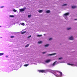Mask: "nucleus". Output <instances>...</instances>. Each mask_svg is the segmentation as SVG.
Instances as JSON below:
<instances>
[{
	"mask_svg": "<svg viewBox=\"0 0 77 77\" xmlns=\"http://www.w3.org/2000/svg\"><path fill=\"white\" fill-rule=\"evenodd\" d=\"M14 37H15L14 36H11L10 37V38H14Z\"/></svg>",
	"mask_w": 77,
	"mask_h": 77,
	"instance_id": "5701e85b",
	"label": "nucleus"
},
{
	"mask_svg": "<svg viewBox=\"0 0 77 77\" xmlns=\"http://www.w3.org/2000/svg\"><path fill=\"white\" fill-rule=\"evenodd\" d=\"M39 72H42V73H45L46 72V71L45 70H39Z\"/></svg>",
	"mask_w": 77,
	"mask_h": 77,
	"instance_id": "f03ea898",
	"label": "nucleus"
},
{
	"mask_svg": "<svg viewBox=\"0 0 77 77\" xmlns=\"http://www.w3.org/2000/svg\"><path fill=\"white\" fill-rule=\"evenodd\" d=\"M50 10H48L46 11L47 13H50Z\"/></svg>",
	"mask_w": 77,
	"mask_h": 77,
	"instance_id": "dca6fc26",
	"label": "nucleus"
},
{
	"mask_svg": "<svg viewBox=\"0 0 77 77\" xmlns=\"http://www.w3.org/2000/svg\"><path fill=\"white\" fill-rule=\"evenodd\" d=\"M29 64H25L24 66H28Z\"/></svg>",
	"mask_w": 77,
	"mask_h": 77,
	"instance_id": "412c9836",
	"label": "nucleus"
},
{
	"mask_svg": "<svg viewBox=\"0 0 77 77\" xmlns=\"http://www.w3.org/2000/svg\"><path fill=\"white\" fill-rule=\"evenodd\" d=\"M4 54V53H0V56H2Z\"/></svg>",
	"mask_w": 77,
	"mask_h": 77,
	"instance_id": "ddd939ff",
	"label": "nucleus"
},
{
	"mask_svg": "<svg viewBox=\"0 0 77 77\" xmlns=\"http://www.w3.org/2000/svg\"><path fill=\"white\" fill-rule=\"evenodd\" d=\"M10 17H11V18H13V17H14V15H10Z\"/></svg>",
	"mask_w": 77,
	"mask_h": 77,
	"instance_id": "6ab92c4d",
	"label": "nucleus"
},
{
	"mask_svg": "<svg viewBox=\"0 0 77 77\" xmlns=\"http://www.w3.org/2000/svg\"><path fill=\"white\" fill-rule=\"evenodd\" d=\"M2 27V26H0V27Z\"/></svg>",
	"mask_w": 77,
	"mask_h": 77,
	"instance_id": "c9c22d12",
	"label": "nucleus"
},
{
	"mask_svg": "<svg viewBox=\"0 0 77 77\" xmlns=\"http://www.w3.org/2000/svg\"><path fill=\"white\" fill-rule=\"evenodd\" d=\"M47 53L46 52H43V54H45V53Z\"/></svg>",
	"mask_w": 77,
	"mask_h": 77,
	"instance_id": "bb28decb",
	"label": "nucleus"
},
{
	"mask_svg": "<svg viewBox=\"0 0 77 77\" xmlns=\"http://www.w3.org/2000/svg\"><path fill=\"white\" fill-rule=\"evenodd\" d=\"M37 36H38V37L39 36H40V35H37Z\"/></svg>",
	"mask_w": 77,
	"mask_h": 77,
	"instance_id": "7c9ffc66",
	"label": "nucleus"
},
{
	"mask_svg": "<svg viewBox=\"0 0 77 77\" xmlns=\"http://www.w3.org/2000/svg\"><path fill=\"white\" fill-rule=\"evenodd\" d=\"M68 64L69 65H73V64H70L69 63H68Z\"/></svg>",
	"mask_w": 77,
	"mask_h": 77,
	"instance_id": "c85d7f7f",
	"label": "nucleus"
},
{
	"mask_svg": "<svg viewBox=\"0 0 77 77\" xmlns=\"http://www.w3.org/2000/svg\"><path fill=\"white\" fill-rule=\"evenodd\" d=\"M50 60H46L45 61V62H46V63H48V62H50Z\"/></svg>",
	"mask_w": 77,
	"mask_h": 77,
	"instance_id": "423d86ee",
	"label": "nucleus"
},
{
	"mask_svg": "<svg viewBox=\"0 0 77 77\" xmlns=\"http://www.w3.org/2000/svg\"><path fill=\"white\" fill-rule=\"evenodd\" d=\"M13 11L14 12H17V10H15V9H13Z\"/></svg>",
	"mask_w": 77,
	"mask_h": 77,
	"instance_id": "f3484780",
	"label": "nucleus"
},
{
	"mask_svg": "<svg viewBox=\"0 0 77 77\" xmlns=\"http://www.w3.org/2000/svg\"><path fill=\"white\" fill-rule=\"evenodd\" d=\"M72 9H75V8H77V6H72Z\"/></svg>",
	"mask_w": 77,
	"mask_h": 77,
	"instance_id": "20e7f679",
	"label": "nucleus"
},
{
	"mask_svg": "<svg viewBox=\"0 0 77 77\" xmlns=\"http://www.w3.org/2000/svg\"><path fill=\"white\" fill-rule=\"evenodd\" d=\"M66 5H67V4H64V5H63V6H66Z\"/></svg>",
	"mask_w": 77,
	"mask_h": 77,
	"instance_id": "b1692460",
	"label": "nucleus"
},
{
	"mask_svg": "<svg viewBox=\"0 0 77 77\" xmlns=\"http://www.w3.org/2000/svg\"><path fill=\"white\" fill-rule=\"evenodd\" d=\"M40 36H42V35H40Z\"/></svg>",
	"mask_w": 77,
	"mask_h": 77,
	"instance_id": "72a5a7b5",
	"label": "nucleus"
},
{
	"mask_svg": "<svg viewBox=\"0 0 77 77\" xmlns=\"http://www.w3.org/2000/svg\"><path fill=\"white\" fill-rule=\"evenodd\" d=\"M24 10H25V9L24 8L20 9V12H23V11H24Z\"/></svg>",
	"mask_w": 77,
	"mask_h": 77,
	"instance_id": "7ed1b4c3",
	"label": "nucleus"
},
{
	"mask_svg": "<svg viewBox=\"0 0 77 77\" xmlns=\"http://www.w3.org/2000/svg\"><path fill=\"white\" fill-rule=\"evenodd\" d=\"M42 41H39L38 42V44H42Z\"/></svg>",
	"mask_w": 77,
	"mask_h": 77,
	"instance_id": "f8f14e48",
	"label": "nucleus"
},
{
	"mask_svg": "<svg viewBox=\"0 0 77 77\" xmlns=\"http://www.w3.org/2000/svg\"><path fill=\"white\" fill-rule=\"evenodd\" d=\"M26 31H24L23 32H21V34H24V33H26Z\"/></svg>",
	"mask_w": 77,
	"mask_h": 77,
	"instance_id": "9b49d317",
	"label": "nucleus"
},
{
	"mask_svg": "<svg viewBox=\"0 0 77 77\" xmlns=\"http://www.w3.org/2000/svg\"><path fill=\"white\" fill-rule=\"evenodd\" d=\"M55 71H57V70H53L52 71L54 72V73H56V72H54Z\"/></svg>",
	"mask_w": 77,
	"mask_h": 77,
	"instance_id": "4be33fe9",
	"label": "nucleus"
},
{
	"mask_svg": "<svg viewBox=\"0 0 77 77\" xmlns=\"http://www.w3.org/2000/svg\"><path fill=\"white\" fill-rule=\"evenodd\" d=\"M74 20H77V19H75Z\"/></svg>",
	"mask_w": 77,
	"mask_h": 77,
	"instance_id": "f704fd0d",
	"label": "nucleus"
},
{
	"mask_svg": "<svg viewBox=\"0 0 77 77\" xmlns=\"http://www.w3.org/2000/svg\"><path fill=\"white\" fill-rule=\"evenodd\" d=\"M21 25H22V26H24V25H25V24L24 23H21Z\"/></svg>",
	"mask_w": 77,
	"mask_h": 77,
	"instance_id": "4468645a",
	"label": "nucleus"
},
{
	"mask_svg": "<svg viewBox=\"0 0 77 77\" xmlns=\"http://www.w3.org/2000/svg\"><path fill=\"white\" fill-rule=\"evenodd\" d=\"M62 59V57H60V58L59 59V60H60L61 59Z\"/></svg>",
	"mask_w": 77,
	"mask_h": 77,
	"instance_id": "cd10ccee",
	"label": "nucleus"
},
{
	"mask_svg": "<svg viewBox=\"0 0 77 77\" xmlns=\"http://www.w3.org/2000/svg\"><path fill=\"white\" fill-rule=\"evenodd\" d=\"M48 46H49V45L48 44H47V45H45V47H48Z\"/></svg>",
	"mask_w": 77,
	"mask_h": 77,
	"instance_id": "aec40b11",
	"label": "nucleus"
},
{
	"mask_svg": "<svg viewBox=\"0 0 77 77\" xmlns=\"http://www.w3.org/2000/svg\"><path fill=\"white\" fill-rule=\"evenodd\" d=\"M71 29V28H69L67 29V30H70V29Z\"/></svg>",
	"mask_w": 77,
	"mask_h": 77,
	"instance_id": "a878e982",
	"label": "nucleus"
},
{
	"mask_svg": "<svg viewBox=\"0 0 77 77\" xmlns=\"http://www.w3.org/2000/svg\"><path fill=\"white\" fill-rule=\"evenodd\" d=\"M29 44H28L25 46V47H29Z\"/></svg>",
	"mask_w": 77,
	"mask_h": 77,
	"instance_id": "2eb2a0df",
	"label": "nucleus"
},
{
	"mask_svg": "<svg viewBox=\"0 0 77 77\" xmlns=\"http://www.w3.org/2000/svg\"><path fill=\"white\" fill-rule=\"evenodd\" d=\"M8 57V56H6V57Z\"/></svg>",
	"mask_w": 77,
	"mask_h": 77,
	"instance_id": "473e14b6",
	"label": "nucleus"
},
{
	"mask_svg": "<svg viewBox=\"0 0 77 77\" xmlns=\"http://www.w3.org/2000/svg\"><path fill=\"white\" fill-rule=\"evenodd\" d=\"M4 8V6H2L0 7L1 8Z\"/></svg>",
	"mask_w": 77,
	"mask_h": 77,
	"instance_id": "393cba45",
	"label": "nucleus"
},
{
	"mask_svg": "<svg viewBox=\"0 0 77 77\" xmlns=\"http://www.w3.org/2000/svg\"><path fill=\"white\" fill-rule=\"evenodd\" d=\"M54 54H56L54 53V54H50L48 55V56H52V55H54Z\"/></svg>",
	"mask_w": 77,
	"mask_h": 77,
	"instance_id": "1a4fd4ad",
	"label": "nucleus"
},
{
	"mask_svg": "<svg viewBox=\"0 0 77 77\" xmlns=\"http://www.w3.org/2000/svg\"><path fill=\"white\" fill-rule=\"evenodd\" d=\"M56 65V62H54L52 64L53 66H54Z\"/></svg>",
	"mask_w": 77,
	"mask_h": 77,
	"instance_id": "a211bd4d",
	"label": "nucleus"
},
{
	"mask_svg": "<svg viewBox=\"0 0 77 77\" xmlns=\"http://www.w3.org/2000/svg\"><path fill=\"white\" fill-rule=\"evenodd\" d=\"M52 39V38H51L49 39V40H51Z\"/></svg>",
	"mask_w": 77,
	"mask_h": 77,
	"instance_id": "c756f323",
	"label": "nucleus"
},
{
	"mask_svg": "<svg viewBox=\"0 0 77 77\" xmlns=\"http://www.w3.org/2000/svg\"><path fill=\"white\" fill-rule=\"evenodd\" d=\"M32 17V15H31V14L29 15L28 16V18H30V17Z\"/></svg>",
	"mask_w": 77,
	"mask_h": 77,
	"instance_id": "9d476101",
	"label": "nucleus"
},
{
	"mask_svg": "<svg viewBox=\"0 0 77 77\" xmlns=\"http://www.w3.org/2000/svg\"><path fill=\"white\" fill-rule=\"evenodd\" d=\"M54 72H59L60 73V75H58V74H57L56 75L54 73H53V74H54V75H55V76H56V77H62V72L59 71H54Z\"/></svg>",
	"mask_w": 77,
	"mask_h": 77,
	"instance_id": "f257e3e1",
	"label": "nucleus"
},
{
	"mask_svg": "<svg viewBox=\"0 0 77 77\" xmlns=\"http://www.w3.org/2000/svg\"><path fill=\"white\" fill-rule=\"evenodd\" d=\"M69 39L70 40H72L73 39V37L72 36L71 37H70L69 38Z\"/></svg>",
	"mask_w": 77,
	"mask_h": 77,
	"instance_id": "0eeeda50",
	"label": "nucleus"
},
{
	"mask_svg": "<svg viewBox=\"0 0 77 77\" xmlns=\"http://www.w3.org/2000/svg\"><path fill=\"white\" fill-rule=\"evenodd\" d=\"M69 13H66V14H64V15L65 16H66V15H69Z\"/></svg>",
	"mask_w": 77,
	"mask_h": 77,
	"instance_id": "39448f33",
	"label": "nucleus"
},
{
	"mask_svg": "<svg viewBox=\"0 0 77 77\" xmlns=\"http://www.w3.org/2000/svg\"><path fill=\"white\" fill-rule=\"evenodd\" d=\"M43 11V10H39L38 12H39V13H42V12Z\"/></svg>",
	"mask_w": 77,
	"mask_h": 77,
	"instance_id": "6e6552de",
	"label": "nucleus"
},
{
	"mask_svg": "<svg viewBox=\"0 0 77 77\" xmlns=\"http://www.w3.org/2000/svg\"><path fill=\"white\" fill-rule=\"evenodd\" d=\"M31 37V35H30L29 36L28 38H30V37Z\"/></svg>",
	"mask_w": 77,
	"mask_h": 77,
	"instance_id": "2f4dec72",
	"label": "nucleus"
}]
</instances>
